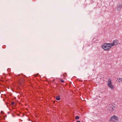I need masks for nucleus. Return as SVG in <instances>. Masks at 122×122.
Listing matches in <instances>:
<instances>
[{
    "label": "nucleus",
    "mask_w": 122,
    "mask_h": 122,
    "mask_svg": "<svg viewBox=\"0 0 122 122\" xmlns=\"http://www.w3.org/2000/svg\"><path fill=\"white\" fill-rule=\"evenodd\" d=\"M112 83V80L110 79H108L107 83V85H109V84Z\"/></svg>",
    "instance_id": "nucleus-5"
},
{
    "label": "nucleus",
    "mask_w": 122,
    "mask_h": 122,
    "mask_svg": "<svg viewBox=\"0 0 122 122\" xmlns=\"http://www.w3.org/2000/svg\"><path fill=\"white\" fill-rule=\"evenodd\" d=\"M107 86L111 89H113L114 88V86L112 85V83L109 84V85Z\"/></svg>",
    "instance_id": "nucleus-4"
},
{
    "label": "nucleus",
    "mask_w": 122,
    "mask_h": 122,
    "mask_svg": "<svg viewBox=\"0 0 122 122\" xmlns=\"http://www.w3.org/2000/svg\"><path fill=\"white\" fill-rule=\"evenodd\" d=\"M109 110L111 111H113L114 110L113 106H112V107H111L110 108H109Z\"/></svg>",
    "instance_id": "nucleus-8"
},
{
    "label": "nucleus",
    "mask_w": 122,
    "mask_h": 122,
    "mask_svg": "<svg viewBox=\"0 0 122 122\" xmlns=\"http://www.w3.org/2000/svg\"><path fill=\"white\" fill-rule=\"evenodd\" d=\"M1 113H3V112L1 111Z\"/></svg>",
    "instance_id": "nucleus-15"
},
{
    "label": "nucleus",
    "mask_w": 122,
    "mask_h": 122,
    "mask_svg": "<svg viewBox=\"0 0 122 122\" xmlns=\"http://www.w3.org/2000/svg\"><path fill=\"white\" fill-rule=\"evenodd\" d=\"M118 7L121 8L122 7V5H120L118 6Z\"/></svg>",
    "instance_id": "nucleus-12"
},
{
    "label": "nucleus",
    "mask_w": 122,
    "mask_h": 122,
    "mask_svg": "<svg viewBox=\"0 0 122 122\" xmlns=\"http://www.w3.org/2000/svg\"><path fill=\"white\" fill-rule=\"evenodd\" d=\"M113 43H111V45H112V46H114L115 45H117L118 43V40H115L113 41Z\"/></svg>",
    "instance_id": "nucleus-3"
},
{
    "label": "nucleus",
    "mask_w": 122,
    "mask_h": 122,
    "mask_svg": "<svg viewBox=\"0 0 122 122\" xmlns=\"http://www.w3.org/2000/svg\"><path fill=\"white\" fill-rule=\"evenodd\" d=\"M112 47L111 43H104L102 46V48L104 50L107 51Z\"/></svg>",
    "instance_id": "nucleus-1"
},
{
    "label": "nucleus",
    "mask_w": 122,
    "mask_h": 122,
    "mask_svg": "<svg viewBox=\"0 0 122 122\" xmlns=\"http://www.w3.org/2000/svg\"><path fill=\"white\" fill-rule=\"evenodd\" d=\"M5 117V116H4V117Z\"/></svg>",
    "instance_id": "nucleus-16"
},
{
    "label": "nucleus",
    "mask_w": 122,
    "mask_h": 122,
    "mask_svg": "<svg viewBox=\"0 0 122 122\" xmlns=\"http://www.w3.org/2000/svg\"><path fill=\"white\" fill-rule=\"evenodd\" d=\"M60 96H57L56 98V99L57 100H60Z\"/></svg>",
    "instance_id": "nucleus-7"
},
{
    "label": "nucleus",
    "mask_w": 122,
    "mask_h": 122,
    "mask_svg": "<svg viewBox=\"0 0 122 122\" xmlns=\"http://www.w3.org/2000/svg\"><path fill=\"white\" fill-rule=\"evenodd\" d=\"M61 81L62 83H63L64 82V81L62 80V79H61Z\"/></svg>",
    "instance_id": "nucleus-11"
},
{
    "label": "nucleus",
    "mask_w": 122,
    "mask_h": 122,
    "mask_svg": "<svg viewBox=\"0 0 122 122\" xmlns=\"http://www.w3.org/2000/svg\"><path fill=\"white\" fill-rule=\"evenodd\" d=\"M77 122H80L79 121H77Z\"/></svg>",
    "instance_id": "nucleus-14"
},
{
    "label": "nucleus",
    "mask_w": 122,
    "mask_h": 122,
    "mask_svg": "<svg viewBox=\"0 0 122 122\" xmlns=\"http://www.w3.org/2000/svg\"><path fill=\"white\" fill-rule=\"evenodd\" d=\"M79 118V117L78 116H77L75 117V119H78Z\"/></svg>",
    "instance_id": "nucleus-9"
},
{
    "label": "nucleus",
    "mask_w": 122,
    "mask_h": 122,
    "mask_svg": "<svg viewBox=\"0 0 122 122\" xmlns=\"http://www.w3.org/2000/svg\"><path fill=\"white\" fill-rule=\"evenodd\" d=\"M117 79L118 80V81L119 82L122 81V78H117Z\"/></svg>",
    "instance_id": "nucleus-6"
},
{
    "label": "nucleus",
    "mask_w": 122,
    "mask_h": 122,
    "mask_svg": "<svg viewBox=\"0 0 122 122\" xmlns=\"http://www.w3.org/2000/svg\"><path fill=\"white\" fill-rule=\"evenodd\" d=\"M8 70V71H10V69H8V70Z\"/></svg>",
    "instance_id": "nucleus-13"
},
{
    "label": "nucleus",
    "mask_w": 122,
    "mask_h": 122,
    "mask_svg": "<svg viewBox=\"0 0 122 122\" xmlns=\"http://www.w3.org/2000/svg\"><path fill=\"white\" fill-rule=\"evenodd\" d=\"M118 120V118L117 117L116 115H114L111 117L109 121L115 122L116 121L117 122Z\"/></svg>",
    "instance_id": "nucleus-2"
},
{
    "label": "nucleus",
    "mask_w": 122,
    "mask_h": 122,
    "mask_svg": "<svg viewBox=\"0 0 122 122\" xmlns=\"http://www.w3.org/2000/svg\"><path fill=\"white\" fill-rule=\"evenodd\" d=\"M11 103L12 105H14L15 104V103L14 102H11Z\"/></svg>",
    "instance_id": "nucleus-10"
}]
</instances>
